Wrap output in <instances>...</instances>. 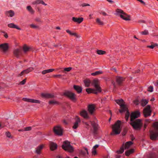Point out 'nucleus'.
<instances>
[{
    "instance_id": "nucleus-38",
    "label": "nucleus",
    "mask_w": 158,
    "mask_h": 158,
    "mask_svg": "<svg viewBox=\"0 0 158 158\" xmlns=\"http://www.w3.org/2000/svg\"><path fill=\"white\" fill-rule=\"evenodd\" d=\"M96 53L99 55H103L106 53V52L100 50H98L96 51Z\"/></svg>"
},
{
    "instance_id": "nucleus-41",
    "label": "nucleus",
    "mask_w": 158,
    "mask_h": 158,
    "mask_svg": "<svg viewBox=\"0 0 158 158\" xmlns=\"http://www.w3.org/2000/svg\"><path fill=\"white\" fill-rule=\"evenodd\" d=\"M91 124L93 128V129L97 128V127H98V125L94 122H92Z\"/></svg>"
},
{
    "instance_id": "nucleus-14",
    "label": "nucleus",
    "mask_w": 158,
    "mask_h": 158,
    "mask_svg": "<svg viewBox=\"0 0 158 158\" xmlns=\"http://www.w3.org/2000/svg\"><path fill=\"white\" fill-rule=\"evenodd\" d=\"M41 96L46 98H52L55 97L53 94L50 93H42L41 94Z\"/></svg>"
},
{
    "instance_id": "nucleus-31",
    "label": "nucleus",
    "mask_w": 158,
    "mask_h": 158,
    "mask_svg": "<svg viewBox=\"0 0 158 158\" xmlns=\"http://www.w3.org/2000/svg\"><path fill=\"white\" fill-rule=\"evenodd\" d=\"M31 49L30 47L27 46L26 45H24L23 47V50L24 53H26L28 52Z\"/></svg>"
},
{
    "instance_id": "nucleus-17",
    "label": "nucleus",
    "mask_w": 158,
    "mask_h": 158,
    "mask_svg": "<svg viewBox=\"0 0 158 158\" xmlns=\"http://www.w3.org/2000/svg\"><path fill=\"white\" fill-rule=\"evenodd\" d=\"M14 55L17 58L19 57L22 54L21 50L20 49H16L14 51Z\"/></svg>"
},
{
    "instance_id": "nucleus-24",
    "label": "nucleus",
    "mask_w": 158,
    "mask_h": 158,
    "mask_svg": "<svg viewBox=\"0 0 158 158\" xmlns=\"http://www.w3.org/2000/svg\"><path fill=\"white\" fill-rule=\"evenodd\" d=\"M86 91L89 94L90 93L97 94L98 93L95 89H91L90 88L86 89Z\"/></svg>"
},
{
    "instance_id": "nucleus-18",
    "label": "nucleus",
    "mask_w": 158,
    "mask_h": 158,
    "mask_svg": "<svg viewBox=\"0 0 158 158\" xmlns=\"http://www.w3.org/2000/svg\"><path fill=\"white\" fill-rule=\"evenodd\" d=\"M99 13L104 16H109L111 14L109 10H99Z\"/></svg>"
},
{
    "instance_id": "nucleus-54",
    "label": "nucleus",
    "mask_w": 158,
    "mask_h": 158,
    "mask_svg": "<svg viewBox=\"0 0 158 158\" xmlns=\"http://www.w3.org/2000/svg\"><path fill=\"white\" fill-rule=\"evenodd\" d=\"M62 76V75L60 74L54 75H53V77H59L60 78H61Z\"/></svg>"
},
{
    "instance_id": "nucleus-6",
    "label": "nucleus",
    "mask_w": 158,
    "mask_h": 158,
    "mask_svg": "<svg viewBox=\"0 0 158 158\" xmlns=\"http://www.w3.org/2000/svg\"><path fill=\"white\" fill-rule=\"evenodd\" d=\"M63 95L73 102H75L77 100L75 94L70 91H65L63 93Z\"/></svg>"
},
{
    "instance_id": "nucleus-33",
    "label": "nucleus",
    "mask_w": 158,
    "mask_h": 158,
    "mask_svg": "<svg viewBox=\"0 0 158 158\" xmlns=\"http://www.w3.org/2000/svg\"><path fill=\"white\" fill-rule=\"evenodd\" d=\"M134 149H132L129 150H128L125 152V154L126 156H128L131 154L134 153Z\"/></svg>"
},
{
    "instance_id": "nucleus-45",
    "label": "nucleus",
    "mask_w": 158,
    "mask_h": 158,
    "mask_svg": "<svg viewBox=\"0 0 158 158\" xmlns=\"http://www.w3.org/2000/svg\"><path fill=\"white\" fill-rule=\"evenodd\" d=\"M140 33L142 35H148L149 34L148 31L146 30H145L141 32Z\"/></svg>"
},
{
    "instance_id": "nucleus-47",
    "label": "nucleus",
    "mask_w": 158,
    "mask_h": 158,
    "mask_svg": "<svg viewBox=\"0 0 158 158\" xmlns=\"http://www.w3.org/2000/svg\"><path fill=\"white\" fill-rule=\"evenodd\" d=\"M153 87L152 86H149L148 89L147 90L148 91L152 92L153 91Z\"/></svg>"
},
{
    "instance_id": "nucleus-34",
    "label": "nucleus",
    "mask_w": 158,
    "mask_h": 158,
    "mask_svg": "<svg viewBox=\"0 0 158 158\" xmlns=\"http://www.w3.org/2000/svg\"><path fill=\"white\" fill-rule=\"evenodd\" d=\"M34 69V68L33 67H30L24 70V72L25 74H27L31 72Z\"/></svg>"
},
{
    "instance_id": "nucleus-59",
    "label": "nucleus",
    "mask_w": 158,
    "mask_h": 158,
    "mask_svg": "<svg viewBox=\"0 0 158 158\" xmlns=\"http://www.w3.org/2000/svg\"><path fill=\"white\" fill-rule=\"evenodd\" d=\"M27 10H31V7L30 6H27L26 8Z\"/></svg>"
},
{
    "instance_id": "nucleus-57",
    "label": "nucleus",
    "mask_w": 158,
    "mask_h": 158,
    "mask_svg": "<svg viewBox=\"0 0 158 158\" xmlns=\"http://www.w3.org/2000/svg\"><path fill=\"white\" fill-rule=\"evenodd\" d=\"M81 6H83V7H84V6H89V4H87V3H83L82 4Z\"/></svg>"
},
{
    "instance_id": "nucleus-3",
    "label": "nucleus",
    "mask_w": 158,
    "mask_h": 158,
    "mask_svg": "<svg viewBox=\"0 0 158 158\" xmlns=\"http://www.w3.org/2000/svg\"><path fill=\"white\" fill-rule=\"evenodd\" d=\"M130 124L134 129L136 130H140L143 125L142 120L140 119H137L131 121Z\"/></svg>"
},
{
    "instance_id": "nucleus-22",
    "label": "nucleus",
    "mask_w": 158,
    "mask_h": 158,
    "mask_svg": "<svg viewBox=\"0 0 158 158\" xmlns=\"http://www.w3.org/2000/svg\"><path fill=\"white\" fill-rule=\"evenodd\" d=\"M124 80V78L122 77H116V82L119 85H121Z\"/></svg>"
},
{
    "instance_id": "nucleus-52",
    "label": "nucleus",
    "mask_w": 158,
    "mask_h": 158,
    "mask_svg": "<svg viewBox=\"0 0 158 158\" xmlns=\"http://www.w3.org/2000/svg\"><path fill=\"white\" fill-rule=\"evenodd\" d=\"M25 74L24 73V71L23 70L21 72V73H20L18 74V75H17V76L18 77H21L23 75H24Z\"/></svg>"
},
{
    "instance_id": "nucleus-2",
    "label": "nucleus",
    "mask_w": 158,
    "mask_h": 158,
    "mask_svg": "<svg viewBox=\"0 0 158 158\" xmlns=\"http://www.w3.org/2000/svg\"><path fill=\"white\" fill-rule=\"evenodd\" d=\"M120 123L121 121L118 120L113 125L112 127V131L110 133L111 135H117L120 133L121 131V129L120 127Z\"/></svg>"
},
{
    "instance_id": "nucleus-21",
    "label": "nucleus",
    "mask_w": 158,
    "mask_h": 158,
    "mask_svg": "<svg viewBox=\"0 0 158 158\" xmlns=\"http://www.w3.org/2000/svg\"><path fill=\"white\" fill-rule=\"evenodd\" d=\"M120 108H121V109L119 110V111L120 113H122L125 111L127 112V110H128L127 106L125 104L120 105Z\"/></svg>"
},
{
    "instance_id": "nucleus-8",
    "label": "nucleus",
    "mask_w": 158,
    "mask_h": 158,
    "mask_svg": "<svg viewBox=\"0 0 158 158\" xmlns=\"http://www.w3.org/2000/svg\"><path fill=\"white\" fill-rule=\"evenodd\" d=\"M63 129L60 126H57L54 127L53 131L55 135L61 136L63 135Z\"/></svg>"
},
{
    "instance_id": "nucleus-16",
    "label": "nucleus",
    "mask_w": 158,
    "mask_h": 158,
    "mask_svg": "<svg viewBox=\"0 0 158 158\" xmlns=\"http://www.w3.org/2000/svg\"><path fill=\"white\" fill-rule=\"evenodd\" d=\"M44 146L43 144H41L38 146L35 149V153L38 154H41V151L43 149Z\"/></svg>"
},
{
    "instance_id": "nucleus-9",
    "label": "nucleus",
    "mask_w": 158,
    "mask_h": 158,
    "mask_svg": "<svg viewBox=\"0 0 158 158\" xmlns=\"http://www.w3.org/2000/svg\"><path fill=\"white\" fill-rule=\"evenodd\" d=\"M92 85L94 86L95 89V90L98 93L102 91V89L100 86V83L98 79H94L92 82Z\"/></svg>"
},
{
    "instance_id": "nucleus-51",
    "label": "nucleus",
    "mask_w": 158,
    "mask_h": 158,
    "mask_svg": "<svg viewBox=\"0 0 158 158\" xmlns=\"http://www.w3.org/2000/svg\"><path fill=\"white\" fill-rule=\"evenodd\" d=\"M98 127L97 128H95L93 129V133L94 134H97V131L98 130Z\"/></svg>"
},
{
    "instance_id": "nucleus-36",
    "label": "nucleus",
    "mask_w": 158,
    "mask_h": 158,
    "mask_svg": "<svg viewBox=\"0 0 158 158\" xmlns=\"http://www.w3.org/2000/svg\"><path fill=\"white\" fill-rule=\"evenodd\" d=\"M115 102L118 104L120 105H120L124 104V101L122 99L116 100H115Z\"/></svg>"
},
{
    "instance_id": "nucleus-37",
    "label": "nucleus",
    "mask_w": 158,
    "mask_h": 158,
    "mask_svg": "<svg viewBox=\"0 0 158 158\" xmlns=\"http://www.w3.org/2000/svg\"><path fill=\"white\" fill-rule=\"evenodd\" d=\"M103 73L102 71L99 70L98 71H96L94 73H92L91 74L92 76H95L97 75H100L102 74Z\"/></svg>"
},
{
    "instance_id": "nucleus-26",
    "label": "nucleus",
    "mask_w": 158,
    "mask_h": 158,
    "mask_svg": "<svg viewBox=\"0 0 158 158\" xmlns=\"http://www.w3.org/2000/svg\"><path fill=\"white\" fill-rule=\"evenodd\" d=\"M8 27L10 28H15L19 30H21V29L18 26L15 24L13 23H10L8 24Z\"/></svg>"
},
{
    "instance_id": "nucleus-30",
    "label": "nucleus",
    "mask_w": 158,
    "mask_h": 158,
    "mask_svg": "<svg viewBox=\"0 0 158 158\" xmlns=\"http://www.w3.org/2000/svg\"><path fill=\"white\" fill-rule=\"evenodd\" d=\"M148 102V100L146 99H142L140 101L141 106L144 107L147 105Z\"/></svg>"
},
{
    "instance_id": "nucleus-43",
    "label": "nucleus",
    "mask_w": 158,
    "mask_h": 158,
    "mask_svg": "<svg viewBox=\"0 0 158 158\" xmlns=\"http://www.w3.org/2000/svg\"><path fill=\"white\" fill-rule=\"evenodd\" d=\"M158 45L157 44L155 43V44H154L153 45H151L150 46H147V47L152 49H153L155 47L158 46Z\"/></svg>"
},
{
    "instance_id": "nucleus-10",
    "label": "nucleus",
    "mask_w": 158,
    "mask_h": 158,
    "mask_svg": "<svg viewBox=\"0 0 158 158\" xmlns=\"http://www.w3.org/2000/svg\"><path fill=\"white\" fill-rule=\"evenodd\" d=\"M150 106L148 105L143 110V114L145 117H147L151 115L152 111L150 109Z\"/></svg>"
},
{
    "instance_id": "nucleus-15",
    "label": "nucleus",
    "mask_w": 158,
    "mask_h": 158,
    "mask_svg": "<svg viewBox=\"0 0 158 158\" xmlns=\"http://www.w3.org/2000/svg\"><path fill=\"white\" fill-rule=\"evenodd\" d=\"M80 115L85 118L89 119V117L88 115V112L85 110H83L80 112Z\"/></svg>"
},
{
    "instance_id": "nucleus-19",
    "label": "nucleus",
    "mask_w": 158,
    "mask_h": 158,
    "mask_svg": "<svg viewBox=\"0 0 158 158\" xmlns=\"http://www.w3.org/2000/svg\"><path fill=\"white\" fill-rule=\"evenodd\" d=\"M72 20L75 22L77 23H80L83 21V18L82 17L77 18L73 17L72 18Z\"/></svg>"
},
{
    "instance_id": "nucleus-20",
    "label": "nucleus",
    "mask_w": 158,
    "mask_h": 158,
    "mask_svg": "<svg viewBox=\"0 0 158 158\" xmlns=\"http://www.w3.org/2000/svg\"><path fill=\"white\" fill-rule=\"evenodd\" d=\"M73 88L78 93H80L82 91V87L81 86L74 85L73 86Z\"/></svg>"
},
{
    "instance_id": "nucleus-56",
    "label": "nucleus",
    "mask_w": 158,
    "mask_h": 158,
    "mask_svg": "<svg viewBox=\"0 0 158 158\" xmlns=\"http://www.w3.org/2000/svg\"><path fill=\"white\" fill-rule=\"evenodd\" d=\"M94 150L92 152V153L93 155H95L97 153V152L95 149H93Z\"/></svg>"
},
{
    "instance_id": "nucleus-39",
    "label": "nucleus",
    "mask_w": 158,
    "mask_h": 158,
    "mask_svg": "<svg viewBox=\"0 0 158 158\" xmlns=\"http://www.w3.org/2000/svg\"><path fill=\"white\" fill-rule=\"evenodd\" d=\"M48 103L49 104L52 105L59 104V102H58L53 100L49 101Z\"/></svg>"
},
{
    "instance_id": "nucleus-1",
    "label": "nucleus",
    "mask_w": 158,
    "mask_h": 158,
    "mask_svg": "<svg viewBox=\"0 0 158 158\" xmlns=\"http://www.w3.org/2000/svg\"><path fill=\"white\" fill-rule=\"evenodd\" d=\"M153 130L150 131V138L152 140L158 139V122L154 123L153 124Z\"/></svg>"
},
{
    "instance_id": "nucleus-42",
    "label": "nucleus",
    "mask_w": 158,
    "mask_h": 158,
    "mask_svg": "<svg viewBox=\"0 0 158 158\" xmlns=\"http://www.w3.org/2000/svg\"><path fill=\"white\" fill-rule=\"evenodd\" d=\"M31 102L36 103H40V100H38L31 99Z\"/></svg>"
},
{
    "instance_id": "nucleus-13",
    "label": "nucleus",
    "mask_w": 158,
    "mask_h": 158,
    "mask_svg": "<svg viewBox=\"0 0 158 158\" xmlns=\"http://www.w3.org/2000/svg\"><path fill=\"white\" fill-rule=\"evenodd\" d=\"M88 111L91 114H93L95 110V106L94 104L89 105L87 107Z\"/></svg>"
},
{
    "instance_id": "nucleus-46",
    "label": "nucleus",
    "mask_w": 158,
    "mask_h": 158,
    "mask_svg": "<svg viewBox=\"0 0 158 158\" xmlns=\"http://www.w3.org/2000/svg\"><path fill=\"white\" fill-rule=\"evenodd\" d=\"M72 69V68L69 67L68 68H64V69L63 72H69Z\"/></svg>"
},
{
    "instance_id": "nucleus-61",
    "label": "nucleus",
    "mask_w": 158,
    "mask_h": 158,
    "mask_svg": "<svg viewBox=\"0 0 158 158\" xmlns=\"http://www.w3.org/2000/svg\"><path fill=\"white\" fill-rule=\"evenodd\" d=\"M131 139L132 140H134L135 138L134 137L133 135H131Z\"/></svg>"
},
{
    "instance_id": "nucleus-35",
    "label": "nucleus",
    "mask_w": 158,
    "mask_h": 158,
    "mask_svg": "<svg viewBox=\"0 0 158 158\" xmlns=\"http://www.w3.org/2000/svg\"><path fill=\"white\" fill-rule=\"evenodd\" d=\"M96 22L97 23L100 25H103L104 23L99 18H97L96 19Z\"/></svg>"
},
{
    "instance_id": "nucleus-4",
    "label": "nucleus",
    "mask_w": 158,
    "mask_h": 158,
    "mask_svg": "<svg viewBox=\"0 0 158 158\" xmlns=\"http://www.w3.org/2000/svg\"><path fill=\"white\" fill-rule=\"evenodd\" d=\"M61 147L64 150L69 152L72 153L74 151V148L71 145L70 142L68 140L63 142Z\"/></svg>"
},
{
    "instance_id": "nucleus-55",
    "label": "nucleus",
    "mask_w": 158,
    "mask_h": 158,
    "mask_svg": "<svg viewBox=\"0 0 158 158\" xmlns=\"http://www.w3.org/2000/svg\"><path fill=\"white\" fill-rule=\"evenodd\" d=\"M6 134L7 137H8L10 138L11 136V134L10 132H6Z\"/></svg>"
},
{
    "instance_id": "nucleus-12",
    "label": "nucleus",
    "mask_w": 158,
    "mask_h": 158,
    "mask_svg": "<svg viewBox=\"0 0 158 158\" xmlns=\"http://www.w3.org/2000/svg\"><path fill=\"white\" fill-rule=\"evenodd\" d=\"M9 48L8 44L7 43H4L0 44V49L3 52H6Z\"/></svg>"
},
{
    "instance_id": "nucleus-7",
    "label": "nucleus",
    "mask_w": 158,
    "mask_h": 158,
    "mask_svg": "<svg viewBox=\"0 0 158 158\" xmlns=\"http://www.w3.org/2000/svg\"><path fill=\"white\" fill-rule=\"evenodd\" d=\"M133 143L131 141L127 142L124 145V146L123 145L122 147H121L119 150L117 151V153L118 154H122L124 151V147L125 149H127L129 148L133 144Z\"/></svg>"
},
{
    "instance_id": "nucleus-27",
    "label": "nucleus",
    "mask_w": 158,
    "mask_h": 158,
    "mask_svg": "<svg viewBox=\"0 0 158 158\" xmlns=\"http://www.w3.org/2000/svg\"><path fill=\"white\" fill-rule=\"evenodd\" d=\"M81 122V120L80 118L77 117V119L76 122L74 123V125L73 127V128L74 129H76L78 126V123Z\"/></svg>"
},
{
    "instance_id": "nucleus-23",
    "label": "nucleus",
    "mask_w": 158,
    "mask_h": 158,
    "mask_svg": "<svg viewBox=\"0 0 158 158\" xmlns=\"http://www.w3.org/2000/svg\"><path fill=\"white\" fill-rule=\"evenodd\" d=\"M66 32L69 34L71 35L74 36L75 37L77 38L80 37L81 36L79 35H78V34L75 32H72L71 31L69 30H66Z\"/></svg>"
},
{
    "instance_id": "nucleus-49",
    "label": "nucleus",
    "mask_w": 158,
    "mask_h": 158,
    "mask_svg": "<svg viewBox=\"0 0 158 158\" xmlns=\"http://www.w3.org/2000/svg\"><path fill=\"white\" fill-rule=\"evenodd\" d=\"M26 78L24 79L22 81H21V82H20L19 83V85H23L25 84V83L26 82Z\"/></svg>"
},
{
    "instance_id": "nucleus-25",
    "label": "nucleus",
    "mask_w": 158,
    "mask_h": 158,
    "mask_svg": "<svg viewBox=\"0 0 158 158\" xmlns=\"http://www.w3.org/2000/svg\"><path fill=\"white\" fill-rule=\"evenodd\" d=\"M50 150L52 151L56 150L57 148V145L56 143L51 142L50 143Z\"/></svg>"
},
{
    "instance_id": "nucleus-40",
    "label": "nucleus",
    "mask_w": 158,
    "mask_h": 158,
    "mask_svg": "<svg viewBox=\"0 0 158 158\" xmlns=\"http://www.w3.org/2000/svg\"><path fill=\"white\" fill-rule=\"evenodd\" d=\"M84 83L85 87H88L89 86L90 81L89 80H85L84 81Z\"/></svg>"
},
{
    "instance_id": "nucleus-64",
    "label": "nucleus",
    "mask_w": 158,
    "mask_h": 158,
    "mask_svg": "<svg viewBox=\"0 0 158 158\" xmlns=\"http://www.w3.org/2000/svg\"><path fill=\"white\" fill-rule=\"evenodd\" d=\"M30 13L32 15L34 13V10H29Z\"/></svg>"
},
{
    "instance_id": "nucleus-11",
    "label": "nucleus",
    "mask_w": 158,
    "mask_h": 158,
    "mask_svg": "<svg viewBox=\"0 0 158 158\" xmlns=\"http://www.w3.org/2000/svg\"><path fill=\"white\" fill-rule=\"evenodd\" d=\"M140 116V112L139 111H136L132 112L131 115L130 121H132L135 120V119Z\"/></svg>"
},
{
    "instance_id": "nucleus-50",
    "label": "nucleus",
    "mask_w": 158,
    "mask_h": 158,
    "mask_svg": "<svg viewBox=\"0 0 158 158\" xmlns=\"http://www.w3.org/2000/svg\"><path fill=\"white\" fill-rule=\"evenodd\" d=\"M31 129V127H28L24 128V131H30Z\"/></svg>"
},
{
    "instance_id": "nucleus-29",
    "label": "nucleus",
    "mask_w": 158,
    "mask_h": 158,
    "mask_svg": "<svg viewBox=\"0 0 158 158\" xmlns=\"http://www.w3.org/2000/svg\"><path fill=\"white\" fill-rule=\"evenodd\" d=\"M6 15L8 17H12L15 15V13L13 10H8L6 12Z\"/></svg>"
},
{
    "instance_id": "nucleus-48",
    "label": "nucleus",
    "mask_w": 158,
    "mask_h": 158,
    "mask_svg": "<svg viewBox=\"0 0 158 158\" xmlns=\"http://www.w3.org/2000/svg\"><path fill=\"white\" fill-rule=\"evenodd\" d=\"M31 99H29L27 98H23V100L24 101L29 102H31Z\"/></svg>"
},
{
    "instance_id": "nucleus-28",
    "label": "nucleus",
    "mask_w": 158,
    "mask_h": 158,
    "mask_svg": "<svg viewBox=\"0 0 158 158\" xmlns=\"http://www.w3.org/2000/svg\"><path fill=\"white\" fill-rule=\"evenodd\" d=\"M32 3L33 4H41L45 6L47 5V4H45L42 0H36L35 1L33 2Z\"/></svg>"
},
{
    "instance_id": "nucleus-44",
    "label": "nucleus",
    "mask_w": 158,
    "mask_h": 158,
    "mask_svg": "<svg viewBox=\"0 0 158 158\" xmlns=\"http://www.w3.org/2000/svg\"><path fill=\"white\" fill-rule=\"evenodd\" d=\"M129 114H130L128 110H127V112H126V114L125 116V119L127 121H128V120L129 116Z\"/></svg>"
},
{
    "instance_id": "nucleus-32",
    "label": "nucleus",
    "mask_w": 158,
    "mask_h": 158,
    "mask_svg": "<svg viewBox=\"0 0 158 158\" xmlns=\"http://www.w3.org/2000/svg\"><path fill=\"white\" fill-rule=\"evenodd\" d=\"M54 70L55 69H46L43 71L41 73L43 74L44 75L47 73L52 72L54 71Z\"/></svg>"
},
{
    "instance_id": "nucleus-5",
    "label": "nucleus",
    "mask_w": 158,
    "mask_h": 158,
    "mask_svg": "<svg viewBox=\"0 0 158 158\" xmlns=\"http://www.w3.org/2000/svg\"><path fill=\"white\" fill-rule=\"evenodd\" d=\"M114 14L120 16L121 18L126 21L131 20L130 15L124 12L123 10H116V12L114 13Z\"/></svg>"
},
{
    "instance_id": "nucleus-62",
    "label": "nucleus",
    "mask_w": 158,
    "mask_h": 158,
    "mask_svg": "<svg viewBox=\"0 0 158 158\" xmlns=\"http://www.w3.org/2000/svg\"><path fill=\"white\" fill-rule=\"evenodd\" d=\"M150 120L149 119H146L145 120V123H147L148 124Z\"/></svg>"
},
{
    "instance_id": "nucleus-60",
    "label": "nucleus",
    "mask_w": 158,
    "mask_h": 158,
    "mask_svg": "<svg viewBox=\"0 0 158 158\" xmlns=\"http://www.w3.org/2000/svg\"><path fill=\"white\" fill-rule=\"evenodd\" d=\"M107 1L110 4H113L114 3V1L111 0H107Z\"/></svg>"
},
{
    "instance_id": "nucleus-53",
    "label": "nucleus",
    "mask_w": 158,
    "mask_h": 158,
    "mask_svg": "<svg viewBox=\"0 0 158 158\" xmlns=\"http://www.w3.org/2000/svg\"><path fill=\"white\" fill-rule=\"evenodd\" d=\"M30 26L31 27L33 28H39L38 26L35 25L33 24H31L30 25Z\"/></svg>"
},
{
    "instance_id": "nucleus-63",
    "label": "nucleus",
    "mask_w": 158,
    "mask_h": 158,
    "mask_svg": "<svg viewBox=\"0 0 158 158\" xmlns=\"http://www.w3.org/2000/svg\"><path fill=\"white\" fill-rule=\"evenodd\" d=\"M4 36L5 38H7L8 37V34L6 33H5Z\"/></svg>"
},
{
    "instance_id": "nucleus-58",
    "label": "nucleus",
    "mask_w": 158,
    "mask_h": 158,
    "mask_svg": "<svg viewBox=\"0 0 158 158\" xmlns=\"http://www.w3.org/2000/svg\"><path fill=\"white\" fill-rule=\"evenodd\" d=\"M148 124L147 123H144L143 125V130H144L146 128V127L148 125Z\"/></svg>"
}]
</instances>
